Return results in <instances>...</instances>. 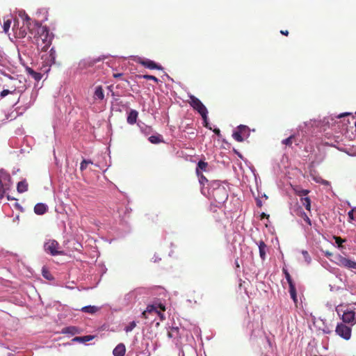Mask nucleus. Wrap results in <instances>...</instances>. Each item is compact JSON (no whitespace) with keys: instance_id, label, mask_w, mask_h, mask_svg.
<instances>
[{"instance_id":"55","label":"nucleus","mask_w":356,"mask_h":356,"mask_svg":"<svg viewBox=\"0 0 356 356\" xmlns=\"http://www.w3.org/2000/svg\"><path fill=\"white\" fill-rule=\"evenodd\" d=\"M348 115V113H343V114H340V115L338 116V118H342V117H343V116H345V115Z\"/></svg>"},{"instance_id":"3","label":"nucleus","mask_w":356,"mask_h":356,"mask_svg":"<svg viewBox=\"0 0 356 356\" xmlns=\"http://www.w3.org/2000/svg\"><path fill=\"white\" fill-rule=\"evenodd\" d=\"M190 101L188 102L189 104L194 110L198 112V113L202 116L203 120H206L207 115L208 114V111L206 106L202 104V102L194 95H189Z\"/></svg>"},{"instance_id":"13","label":"nucleus","mask_w":356,"mask_h":356,"mask_svg":"<svg viewBox=\"0 0 356 356\" xmlns=\"http://www.w3.org/2000/svg\"><path fill=\"white\" fill-rule=\"evenodd\" d=\"M26 72L29 75H30L35 81H39L42 78V74L40 72H37L34 71L32 68L29 67H26Z\"/></svg>"},{"instance_id":"49","label":"nucleus","mask_w":356,"mask_h":356,"mask_svg":"<svg viewBox=\"0 0 356 356\" xmlns=\"http://www.w3.org/2000/svg\"><path fill=\"white\" fill-rule=\"evenodd\" d=\"M280 33H281L282 35H286V36H287V35H289V31H288L287 30H286V31H283V30H282V31H280Z\"/></svg>"},{"instance_id":"56","label":"nucleus","mask_w":356,"mask_h":356,"mask_svg":"<svg viewBox=\"0 0 356 356\" xmlns=\"http://www.w3.org/2000/svg\"><path fill=\"white\" fill-rule=\"evenodd\" d=\"M257 204L258 207H261V200H257Z\"/></svg>"},{"instance_id":"15","label":"nucleus","mask_w":356,"mask_h":356,"mask_svg":"<svg viewBox=\"0 0 356 356\" xmlns=\"http://www.w3.org/2000/svg\"><path fill=\"white\" fill-rule=\"evenodd\" d=\"M258 247L259 250V256L261 259L264 261L266 259L267 245L263 241H260L258 243Z\"/></svg>"},{"instance_id":"57","label":"nucleus","mask_w":356,"mask_h":356,"mask_svg":"<svg viewBox=\"0 0 356 356\" xmlns=\"http://www.w3.org/2000/svg\"><path fill=\"white\" fill-rule=\"evenodd\" d=\"M267 342H268L269 346L271 347V342L268 338H267Z\"/></svg>"},{"instance_id":"4","label":"nucleus","mask_w":356,"mask_h":356,"mask_svg":"<svg viewBox=\"0 0 356 356\" xmlns=\"http://www.w3.org/2000/svg\"><path fill=\"white\" fill-rule=\"evenodd\" d=\"M341 319L345 323H356V303L350 305L343 312Z\"/></svg>"},{"instance_id":"7","label":"nucleus","mask_w":356,"mask_h":356,"mask_svg":"<svg viewBox=\"0 0 356 356\" xmlns=\"http://www.w3.org/2000/svg\"><path fill=\"white\" fill-rule=\"evenodd\" d=\"M250 136V129L248 126L241 124L237 127L236 131H234L232 137L237 142H243L245 138Z\"/></svg>"},{"instance_id":"37","label":"nucleus","mask_w":356,"mask_h":356,"mask_svg":"<svg viewBox=\"0 0 356 356\" xmlns=\"http://www.w3.org/2000/svg\"><path fill=\"white\" fill-rule=\"evenodd\" d=\"M289 293L291 294V293H296V286H295V284L293 282H289Z\"/></svg>"},{"instance_id":"32","label":"nucleus","mask_w":356,"mask_h":356,"mask_svg":"<svg viewBox=\"0 0 356 356\" xmlns=\"http://www.w3.org/2000/svg\"><path fill=\"white\" fill-rule=\"evenodd\" d=\"M136 326V323L135 321H131V323H129V324L125 327L124 328V331L126 332H129L131 331H132Z\"/></svg>"},{"instance_id":"52","label":"nucleus","mask_w":356,"mask_h":356,"mask_svg":"<svg viewBox=\"0 0 356 356\" xmlns=\"http://www.w3.org/2000/svg\"><path fill=\"white\" fill-rule=\"evenodd\" d=\"M204 120V126L206 127H208V122H207V117L206 118V120Z\"/></svg>"},{"instance_id":"33","label":"nucleus","mask_w":356,"mask_h":356,"mask_svg":"<svg viewBox=\"0 0 356 356\" xmlns=\"http://www.w3.org/2000/svg\"><path fill=\"white\" fill-rule=\"evenodd\" d=\"M8 95H13V93L12 92V90H10L8 88H6V89H3L1 92H0V97L1 98H4L6 96H7Z\"/></svg>"},{"instance_id":"9","label":"nucleus","mask_w":356,"mask_h":356,"mask_svg":"<svg viewBox=\"0 0 356 356\" xmlns=\"http://www.w3.org/2000/svg\"><path fill=\"white\" fill-rule=\"evenodd\" d=\"M335 332L339 336H340L345 340H349L351 337V327L347 326L343 323H339L337 325Z\"/></svg>"},{"instance_id":"40","label":"nucleus","mask_w":356,"mask_h":356,"mask_svg":"<svg viewBox=\"0 0 356 356\" xmlns=\"http://www.w3.org/2000/svg\"><path fill=\"white\" fill-rule=\"evenodd\" d=\"M302 254H303V255H304V257H305V260H306L308 263H309V262H310L311 259H310V257H309V254H308L307 251H302Z\"/></svg>"},{"instance_id":"28","label":"nucleus","mask_w":356,"mask_h":356,"mask_svg":"<svg viewBox=\"0 0 356 356\" xmlns=\"http://www.w3.org/2000/svg\"><path fill=\"white\" fill-rule=\"evenodd\" d=\"M138 76L139 78H143V79H147V80H152L156 83H159V79L156 76H152V75L145 74V75H139Z\"/></svg>"},{"instance_id":"23","label":"nucleus","mask_w":356,"mask_h":356,"mask_svg":"<svg viewBox=\"0 0 356 356\" xmlns=\"http://www.w3.org/2000/svg\"><path fill=\"white\" fill-rule=\"evenodd\" d=\"M148 140L152 144H159L160 143L163 142L162 136L160 134L152 136L149 137Z\"/></svg>"},{"instance_id":"6","label":"nucleus","mask_w":356,"mask_h":356,"mask_svg":"<svg viewBox=\"0 0 356 356\" xmlns=\"http://www.w3.org/2000/svg\"><path fill=\"white\" fill-rule=\"evenodd\" d=\"M10 176L6 172L0 170V199L4 196L7 190L10 187Z\"/></svg>"},{"instance_id":"14","label":"nucleus","mask_w":356,"mask_h":356,"mask_svg":"<svg viewBox=\"0 0 356 356\" xmlns=\"http://www.w3.org/2000/svg\"><path fill=\"white\" fill-rule=\"evenodd\" d=\"M47 206L43 203H38L34 207V212L38 215H43L47 211Z\"/></svg>"},{"instance_id":"60","label":"nucleus","mask_w":356,"mask_h":356,"mask_svg":"<svg viewBox=\"0 0 356 356\" xmlns=\"http://www.w3.org/2000/svg\"><path fill=\"white\" fill-rule=\"evenodd\" d=\"M355 127H356V122H355Z\"/></svg>"},{"instance_id":"43","label":"nucleus","mask_w":356,"mask_h":356,"mask_svg":"<svg viewBox=\"0 0 356 356\" xmlns=\"http://www.w3.org/2000/svg\"><path fill=\"white\" fill-rule=\"evenodd\" d=\"M22 19L24 21L26 22V26H28V22L31 20L30 17L27 14L24 13V15L22 16Z\"/></svg>"},{"instance_id":"53","label":"nucleus","mask_w":356,"mask_h":356,"mask_svg":"<svg viewBox=\"0 0 356 356\" xmlns=\"http://www.w3.org/2000/svg\"><path fill=\"white\" fill-rule=\"evenodd\" d=\"M269 216L268 215H266L265 213H262L261 215V218H264L266 217H268Z\"/></svg>"},{"instance_id":"1","label":"nucleus","mask_w":356,"mask_h":356,"mask_svg":"<svg viewBox=\"0 0 356 356\" xmlns=\"http://www.w3.org/2000/svg\"><path fill=\"white\" fill-rule=\"evenodd\" d=\"M37 35L38 36L35 38L38 47L40 48L41 51H46L51 44L53 36L47 26L41 25L37 28Z\"/></svg>"},{"instance_id":"36","label":"nucleus","mask_w":356,"mask_h":356,"mask_svg":"<svg viewBox=\"0 0 356 356\" xmlns=\"http://www.w3.org/2000/svg\"><path fill=\"white\" fill-rule=\"evenodd\" d=\"M301 217L303 218V220L309 225H312V222L309 216L304 212H301Z\"/></svg>"},{"instance_id":"25","label":"nucleus","mask_w":356,"mask_h":356,"mask_svg":"<svg viewBox=\"0 0 356 356\" xmlns=\"http://www.w3.org/2000/svg\"><path fill=\"white\" fill-rule=\"evenodd\" d=\"M300 202L307 211L311 210V200L309 197L300 198Z\"/></svg>"},{"instance_id":"29","label":"nucleus","mask_w":356,"mask_h":356,"mask_svg":"<svg viewBox=\"0 0 356 356\" xmlns=\"http://www.w3.org/2000/svg\"><path fill=\"white\" fill-rule=\"evenodd\" d=\"M295 139V136L291 135L289 138L282 140V144H284L287 146H291Z\"/></svg>"},{"instance_id":"26","label":"nucleus","mask_w":356,"mask_h":356,"mask_svg":"<svg viewBox=\"0 0 356 356\" xmlns=\"http://www.w3.org/2000/svg\"><path fill=\"white\" fill-rule=\"evenodd\" d=\"M28 190V184L25 181H19L17 184V191L19 193L26 192Z\"/></svg>"},{"instance_id":"11","label":"nucleus","mask_w":356,"mask_h":356,"mask_svg":"<svg viewBox=\"0 0 356 356\" xmlns=\"http://www.w3.org/2000/svg\"><path fill=\"white\" fill-rule=\"evenodd\" d=\"M61 334L75 335L81 333V330L76 326H68L63 327L60 332Z\"/></svg>"},{"instance_id":"41","label":"nucleus","mask_w":356,"mask_h":356,"mask_svg":"<svg viewBox=\"0 0 356 356\" xmlns=\"http://www.w3.org/2000/svg\"><path fill=\"white\" fill-rule=\"evenodd\" d=\"M290 296H291V298L293 299L295 305L297 306V303H298L297 293H296L294 294L291 293V294H290Z\"/></svg>"},{"instance_id":"35","label":"nucleus","mask_w":356,"mask_h":356,"mask_svg":"<svg viewBox=\"0 0 356 356\" xmlns=\"http://www.w3.org/2000/svg\"><path fill=\"white\" fill-rule=\"evenodd\" d=\"M282 272L284 274L285 278L287 280L288 283H289V282H293L289 273L288 272V270L286 268H283Z\"/></svg>"},{"instance_id":"27","label":"nucleus","mask_w":356,"mask_h":356,"mask_svg":"<svg viewBox=\"0 0 356 356\" xmlns=\"http://www.w3.org/2000/svg\"><path fill=\"white\" fill-rule=\"evenodd\" d=\"M10 25H11V19L8 18L7 19H4L3 25V31L5 33H8Z\"/></svg>"},{"instance_id":"16","label":"nucleus","mask_w":356,"mask_h":356,"mask_svg":"<svg viewBox=\"0 0 356 356\" xmlns=\"http://www.w3.org/2000/svg\"><path fill=\"white\" fill-rule=\"evenodd\" d=\"M138 113L136 110H131L127 116V122L129 124H134L136 122L138 118Z\"/></svg>"},{"instance_id":"12","label":"nucleus","mask_w":356,"mask_h":356,"mask_svg":"<svg viewBox=\"0 0 356 356\" xmlns=\"http://www.w3.org/2000/svg\"><path fill=\"white\" fill-rule=\"evenodd\" d=\"M126 353V347L123 343H120L113 350L114 356H124Z\"/></svg>"},{"instance_id":"59","label":"nucleus","mask_w":356,"mask_h":356,"mask_svg":"<svg viewBox=\"0 0 356 356\" xmlns=\"http://www.w3.org/2000/svg\"><path fill=\"white\" fill-rule=\"evenodd\" d=\"M145 134H149V131H145Z\"/></svg>"},{"instance_id":"50","label":"nucleus","mask_w":356,"mask_h":356,"mask_svg":"<svg viewBox=\"0 0 356 356\" xmlns=\"http://www.w3.org/2000/svg\"><path fill=\"white\" fill-rule=\"evenodd\" d=\"M213 132H214L216 135H218V136H220V129H213Z\"/></svg>"},{"instance_id":"22","label":"nucleus","mask_w":356,"mask_h":356,"mask_svg":"<svg viewBox=\"0 0 356 356\" xmlns=\"http://www.w3.org/2000/svg\"><path fill=\"white\" fill-rule=\"evenodd\" d=\"M81 311H82L83 312H85V313H88V314H92L98 311V307H95V306H91V305L86 306V307H82L81 309Z\"/></svg>"},{"instance_id":"18","label":"nucleus","mask_w":356,"mask_h":356,"mask_svg":"<svg viewBox=\"0 0 356 356\" xmlns=\"http://www.w3.org/2000/svg\"><path fill=\"white\" fill-rule=\"evenodd\" d=\"M145 310H146V312H147L149 315L158 314L161 318H163V314L157 310V307L156 305H147Z\"/></svg>"},{"instance_id":"20","label":"nucleus","mask_w":356,"mask_h":356,"mask_svg":"<svg viewBox=\"0 0 356 356\" xmlns=\"http://www.w3.org/2000/svg\"><path fill=\"white\" fill-rule=\"evenodd\" d=\"M207 167H208V163L203 161H200L197 163V168L195 170L196 175L202 174L201 172V171H207Z\"/></svg>"},{"instance_id":"8","label":"nucleus","mask_w":356,"mask_h":356,"mask_svg":"<svg viewBox=\"0 0 356 356\" xmlns=\"http://www.w3.org/2000/svg\"><path fill=\"white\" fill-rule=\"evenodd\" d=\"M59 244L56 240H49L44 245L45 252L54 256L63 254V251L59 250Z\"/></svg>"},{"instance_id":"30","label":"nucleus","mask_w":356,"mask_h":356,"mask_svg":"<svg viewBox=\"0 0 356 356\" xmlns=\"http://www.w3.org/2000/svg\"><path fill=\"white\" fill-rule=\"evenodd\" d=\"M92 162L90 161V160H86V159H83L82 161V162L81 163V165H80V170L81 171H83L85 170L87 167H88V164H92Z\"/></svg>"},{"instance_id":"45","label":"nucleus","mask_w":356,"mask_h":356,"mask_svg":"<svg viewBox=\"0 0 356 356\" xmlns=\"http://www.w3.org/2000/svg\"><path fill=\"white\" fill-rule=\"evenodd\" d=\"M142 317L144 318H149V314L147 312H146V310L143 311V312L142 313Z\"/></svg>"},{"instance_id":"58","label":"nucleus","mask_w":356,"mask_h":356,"mask_svg":"<svg viewBox=\"0 0 356 356\" xmlns=\"http://www.w3.org/2000/svg\"><path fill=\"white\" fill-rule=\"evenodd\" d=\"M168 336L171 337V334L170 332H168Z\"/></svg>"},{"instance_id":"24","label":"nucleus","mask_w":356,"mask_h":356,"mask_svg":"<svg viewBox=\"0 0 356 356\" xmlns=\"http://www.w3.org/2000/svg\"><path fill=\"white\" fill-rule=\"evenodd\" d=\"M294 192H295L296 195H297L298 196L300 197V198H302V197H306L309 193L310 191L307 189H302L300 188H294Z\"/></svg>"},{"instance_id":"19","label":"nucleus","mask_w":356,"mask_h":356,"mask_svg":"<svg viewBox=\"0 0 356 356\" xmlns=\"http://www.w3.org/2000/svg\"><path fill=\"white\" fill-rule=\"evenodd\" d=\"M104 98V94L103 88L101 86L96 87L95 92H94V99L103 100Z\"/></svg>"},{"instance_id":"10","label":"nucleus","mask_w":356,"mask_h":356,"mask_svg":"<svg viewBox=\"0 0 356 356\" xmlns=\"http://www.w3.org/2000/svg\"><path fill=\"white\" fill-rule=\"evenodd\" d=\"M137 63L142 65L145 67L150 69V70H163V67L161 65L156 63L154 61L151 60L149 59H144V58H139L137 60Z\"/></svg>"},{"instance_id":"34","label":"nucleus","mask_w":356,"mask_h":356,"mask_svg":"<svg viewBox=\"0 0 356 356\" xmlns=\"http://www.w3.org/2000/svg\"><path fill=\"white\" fill-rule=\"evenodd\" d=\"M334 239L335 241V243L338 245L339 248L342 247V243L346 242V239H343L339 236H334Z\"/></svg>"},{"instance_id":"21","label":"nucleus","mask_w":356,"mask_h":356,"mask_svg":"<svg viewBox=\"0 0 356 356\" xmlns=\"http://www.w3.org/2000/svg\"><path fill=\"white\" fill-rule=\"evenodd\" d=\"M17 83H20V81H17L15 79H11V82L9 84L6 85V86L10 90H12V92L13 94H15L17 92Z\"/></svg>"},{"instance_id":"54","label":"nucleus","mask_w":356,"mask_h":356,"mask_svg":"<svg viewBox=\"0 0 356 356\" xmlns=\"http://www.w3.org/2000/svg\"><path fill=\"white\" fill-rule=\"evenodd\" d=\"M235 265H236V268H239L240 267L239 263H238L237 259L235 261Z\"/></svg>"},{"instance_id":"2","label":"nucleus","mask_w":356,"mask_h":356,"mask_svg":"<svg viewBox=\"0 0 356 356\" xmlns=\"http://www.w3.org/2000/svg\"><path fill=\"white\" fill-rule=\"evenodd\" d=\"M211 186L213 188L211 195L216 202L220 204L227 200V191L225 187L220 185L218 181H213Z\"/></svg>"},{"instance_id":"46","label":"nucleus","mask_w":356,"mask_h":356,"mask_svg":"<svg viewBox=\"0 0 356 356\" xmlns=\"http://www.w3.org/2000/svg\"><path fill=\"white\" fill-rule=\"evenodd\" d=\"M320 183H321L322 184L325 185V186H328L330 185V182L327 180H324V179H322L321 181H319Z\"/></svg>"},{"instance_id":"51","label":"nucleus","mask_w":356,"mask_h":356,"mask_svg":"<svg viewBox=\"0 0 356 356\" xmlns=\"http://www.w3.org/2000/svg\"><path fill=\"white\" fill-rule=\"evenodd\" d=\"M325 255L327 258H329L330 256H332V254L331 252H328V251H325Z\"/></svg>"},{"instance_id":"42","label":"nucleus","mask_w":356,"mask_h":356,"mask_svg":"<svg viewBox=\"0 0 356 356\" xmlns=\"http://www.w3.org/2000/svg\"><path fill=\"white\" fill-rule=\"evenodd\" d=\"M100 61V58H95V59H93V60H89L88 61V65L90 66H92L93 65H95L96 63Z\"/></svg>"},{"instance_id":"48","label":"nucleus","mask_w":356,"mask_h":356,"mask_svg":"<svg viewBox=\"0 0 356 356\" xmlns=\"http://www.w3.org/2000/svg\"><path fill=\"white\" fill-rule=\"evenodd\" d=\"M50 56L51 57L52 60H53V63H54V52L53 51V49H51L50 51Z\"/></svg>"},{"instance_id":"38","label":"nucleus","mask_w":356,"mask_h":356,"mask_svg":"<svg viewBox=\"0 0 356 356\" xmlns=\"http://www.w3.org/2000/svg\"><path fill=\"white\" fill-rule=\"evenodd\" d=\"M42 275H43L44 277H45L46 279H47L49 280H51L53 278L51 275L45 268H42Z\"/></svg>"},{"instance_id":"44","label":"nucleus","mask_w":356,"mask_h":356,"mask_svg":"<svg viewBox=\"0 0 356 356\" xmlns=\"http://www.w3.org/2000/svg\"><path fill=\"white\" fill-rule=\"evenodd\" d=\"M157 308H160L161 310L162 311H165V305H163V304L161 303H159V305H156Z\"/></svg>"},{"instance_id":"39","label":"nucleus","mask_w":356,"mask_h":356,"mask_svg":"<svg viewBox=\"0 0 356 356\" xmlns=\"http://www.w3.org/2000/svg\"><path fill=\"white\" fill-rule=\"evenodd\" d=\"M348 218L350 221H352L354 220V209H351L348 213Z\"/></svg>"},{"instance_id":"17","label":"nucleus","mask_w":356,"mask_h":356,"mask_svg":"<svg viewBox=\"0 0 356 356\" xmlns=\"http://www.w3.org/2000/svg\"><path fill=\"white\" fill-rule=\"evenodd\" d=\"M95 338L94 335H86L83 337H75L72 339L73 342H79V343H86L92 340Z\"/></svg>"},{"instance_id":"47","label":"nucleus","mask_w":356,"mask_h":356,"mask_svg":"<svg viewBox=\"0 0 356 356\" xmlns=\"http://www.w3.org/2000/svg\"><path fill=\"white\" fill-rule=\"evenodd\" d=\"M122 76V73H115V74H113V76L116 79L120 78Z\"/></svg>"},{"instance_id":"5","label":"nucleus","mask_w":356,"mask_h":356,"mask_svg":"<svg viewBox=\"0 0 356 356\" xmlns=\"http://www.w3.org/2000/svg\"><path fill=\"white\" fill-rule=\"evenodd\" d=\"M333 261L340 267L349 270H356V261L346 258L341 254H337L334 257V260Z\"/></svg>"},{"instance_id":"31","label":"nucleus","mask_w":356,"mask_h":356,"mask_svg":"<svg viewBox=\"0 0 356 356\" xmlns=\"http://www.w3.org/2000/svg\"><path fill=\"white\" fill-rule=\"evenodd\" d=\"M199 178V182L200 185L204 186L207 183L209 182L208 179L205 177L203 174L197 175Z\"/></svg>"}]
</instances>
